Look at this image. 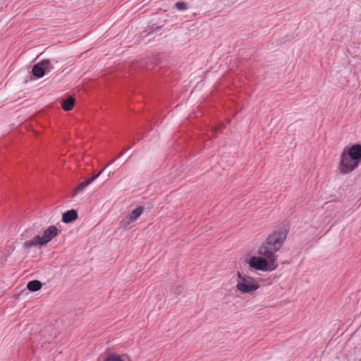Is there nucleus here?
Wrapping results in <instances>:
<instances>
[{"label": "nucleus", "mask_w": 361, "mask_h": 361, "mask_svg": "<svg viewBox=\"0 0 361 361\" xmlns=\"http://www.w3.org/2000/svg\"><path fill=\"white\" fill-rule=\"evenodd\" d=\"M287 235V231L279 228L272 232L257 249V254L260 256L271 259L277 262L276 253L283 245Z\"/></svg>", "instance_id": "1"}, {"label": "nucleus", "mask_w": 361, "mask_h": 361, "mask_svg": "<svg viewBox=\"0 0 361 361\" xmlns=\"http://www.w3.org/2000/svg\"><path fill=\"white\" fill-rule=\"evenodd\" d=\"M361 164V145L354 144L345 147L340 156L338 166L341 174H348L355 170Z\"/></svg>", "instance_id": "2"}, {"label": "nucleus", "mask_w": 361, "mask_h": 361, "mask_svg": "<svg viewBox=\"0 0 361 361\" xmlns=\"http://www.w3.org/2000/svg\"><path fill=\"white\" fill-rule=\"evenodd\" d=\"M247 263L250 267L262 271H272L278 267L277 262L260 255L251 257Z\"/></svg>", "instance_id": "3"}, {"label": "nucleus", "mask_w": 361, "mask_h": 361, "mask_svg": "<svg viewBox=\"0 0 361 361\" xmlns=\"http://www.w3.org/2000/svg\"><path fill=\"white\" fill-rule=\"evenodd\" d=\"M237 276L238 281L236 284V289L241 293H250L259 288V283L254 278L243 275L239 271Z\"/></svg>", "instance_id": "4"}, {"label": "nucleus", "mask_w": 361, "mask_h": 361, "mask_svg": "<svg viewBox=\"0 0 361 361\" xmlns=\"http://www.w3.org/2000/svg\"><path fill=\"white\" fill-rule=\"evenodd\" d=\"M54 69L51 61L48 59L42 60L33 66L32 73L37 78H42L46 73Z\"/></svg>", "instance_id": "5"}, {"label": "nucleus", "mask_w": 361, "mask_h": 361, "mask_svg": "<svg viewBox=\"0 0 361 361\" xmlns=\"http://www.w3.org/2000/svg\"><path fill=\"white\" fill-rule=\"evenodd\" d=\"M144 211V207L140 206L128 214L125 218H123L121 222L120 226L123 228H126L129 225L135 221L142 214Z\"/></svg>", "instance_id": "6"}, {"label": "nucleus", "mask_w": 361, "mask_h": 361, "mask_svg": "<svg viewBox=\"0 0 361 361\" xmlns=\"http://www.w3.org/2000/svg\"><path fill=\"white\" fill-rule=\"evenodd\" d=\"M58 235V229L55 226H50L44 231L42 235H37V240L41 242V246L45 245Z\"/></svg>", "instance_id": "7"}, {"label": "nucleus", "mask_w": 361, "mask_h": 361, "mask_svg": "<svg viewBox=\"0 0 361 361\" xmlns=\"http://www.w3.org/2000/svg\"><path fill=\"white\" fill-rule=\"evenodd\" d=\"M105 167L103 168L98 173L93 175L91 178L86 179L81 182L77 188L75 189L73 192V195H76L79 192H82L87 185L91 184L94 180H95L100 174L104 171Z\"/></svg>", "instance_id": "8"}, {"label": "nucleus", "mask_w": 361, "mask_h": 361, "mask_svg": "<svg viewBox=\"0 0 361 361\" xmlns=\"http://www.w3.org/2000/svg\"><path fill=\"white\" fill-rule=\"evenodd\" d=\"M78 218V213L74 209H71L65 212L62 216V221L64 223H71Z\"/></svg>", "instance_id": "9"}, {"label": "nucleus", "mask_w": 361, "mask_h": 361, "mask_svg": "<svg viewBox=\"0 0 361 361\" xmlns=\"http://www.w3.org/2000/svg\"><path fill=\"white\" fill-rule=\"evenodd\" d=\"M42 288V283L39 281L37 280H33L31 281H29L27 285V288L30 291H37Z\"/></svg>", "instance_id": "10"}, {"label": "nucleus", "mask_w": 361, "mask_h": 361, "mask_svg": "<svg viewBox=\"0 0 361 361\" xmlns=\"http://www.w3.org/2000/svg\"><path fill=\"white\" fill-rule=\"evenodd\" d=\"M74 99L72 97H69L68 99H65L62 103V108L63 110L68 111L71 110L74 105Z\"/></svg>", "instance_id": "11"}, {"label": "nucleus", "mask_w": 361, "mask_h": 361, "mask_svg": "<svg viewBox=\"0 0 361 361\" xmlns=\"http://www.w3.org/2000/svg\"><path fill=\"white\" fill-rule=\"evenodd\" d=\"M35 245H40L41 246V242L37 240V235L35 236L33 239L25 241L23 243V247L25 249H30L32 247Z\"/></svg>", "instance_id": "12"}, {"label": "nucleus", "mask_w": 361, "mask_h": 361, "mask_svg": "<svg viewBox=\"0 0 361 361\" xmlns=\"http://www.w3.org/2000/svg\"><path fill=\"white\" fill-rule=\"evenodd\" d=\"M103 361H128V358L121 357L119 355L111 354L108 355Z\"/></svg>", "instance_id": "13"}, {"label": "nucleus", "mask_w": 361, "mask_h": 361, "mask_svg": "<svg viewBox=\"0 0 361 361\" xmlns=\"http://www.w3.org/2000/svg\"><path fill=\"white\" fill-rule=\"evenodd\" d=\"M176 7L179 11H184L187 8V4L183 1H178L176 3Z\"/></svg>", "instance_id": "14"}, {"label": "nucleus", "mask_w": 361, "mask_h": 361, "mask_svg": "<svg viewBox=\"0 0 361 361\" xmlns=\"http://www.w3.org/2000/svg\"><path fill=\"white\" fill-rule=\"evenodd\" d=\"M114 161V160L111 161L109 163V164H108V165L111 164Z\"/></svg>", "instance_id": "15"}, {"label": "nucleus", "mask_w": 361, "mask_h": 361, "mask_svg": "<svg viewBox=\"0 0 361 361\" xmlns=\"http://www.w3.org/2000/svg\"><path fill=\"white\" fill-rule=\"evenodd\" d=\"M214 130H215V131L219 130V128H217V127H216V128H214Z\"/></svg>", "instance_id": "16"}, {"label": "nucleus", "mask_w": 361, "mask_h": 361, "mask_svg": "<svg viewBox=\"0 0 361 361\" xmlns=\"http://www.w3.org/2000/svg\"><path fill=\"white\" fill-rule=\"evenodd\" d=\"M123 153H124V152H122L120 154V155H119V156H122Z\"/></svg>", "instance_id": "17"}]
</instances>
